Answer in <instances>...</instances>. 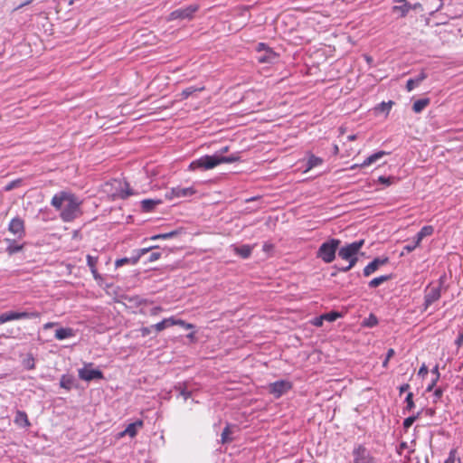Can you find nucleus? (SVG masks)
<instances>
[{
	"label": "nucleus",
	"mask_w": 463,
	"mask_h": 463,
	"mask_svg": "<svg viewBox=\"0 0 463 463\" xmlns=\"http://www.w3.org/2000/svg\"><path fill=\"white\" fill-rule=\"evenodd\" d=\"M82 201L70 191H60L55 194L51 201V205L60 211V217L65 222H71L82 214Z\"/></svg>",
	"instance_id": "obj_1"
},
{
	"label": "nucleus",
	"mask_w": 463,
	"mask_h": 463,
	"mask_svg": "<svg viewBox=\"0 0 463 463\" xmlns=\"http://www.w3.org/2000/svg\"><path fill=\"white\" fill-rule=\"evenodd\" d=\"M240 160L238 155H231L229 156H223L222 155L203 156L200 158L194 160L190 163L188 168L190 171L210 170L221 164L234 163Z\"/></svg>",
	"instance_id": "obj_2"
},
{
	"label": "nucleus",
	"mask_w": 463,
	"mask_h": 463,
	"mask_svg": "<svg viewBox=\"0 0 463 463\" xmlns=\"http://www.w3.org/2000/svg\"><path fill=\"white\" fill-rule=\"evenodd\" d=\"M364 244V240H360L354 241L352 243H349L344 247H342L338 251V256L345 260L349 261V265L340 269L341 271L346 272L350 270L354 265L356 264L358 259H357V253L362 249V247Z\"/></svg>",
	"instance_id": "obj_3"
},
{
	"label": "nucleus",
	"mask_w": 463,
	"mask_h": 463,
	"mask_svg": "<svg viewBox=\"0 0 463 463\" xmlns=\"http://www.w3.org/2000/svg\"><path fill=\"white\" fill-rule=\"evenodd\" d=\"M340 244V241L337 239H331L321 244L319 247L317 256L326 263H331L335 258V252Z\"/></svg>",
	"instance_id": "obj_4"
},
{
	"label": "nucleus",
	"mask_w": 463,
	"mask_h": 463,
	"mask_svg": "<svg viewBox=\"0 0 463 463\" xmlns=\"http://www.w3.org/2000/svg\"><path fill=\"white\" fill-rule=\"evenodd\" d=\"M352 463H379V460L364 445L358 444L352 450Z\"/></svg>",
	"instance_id": "obj_5"
},
{
	"label": "nucleus",
	"mask_w": 463,
	"mask_h": 463,
	"mask_svg": "<svg viewBox=\"0 0 463 463\" xmlns=\"http://www.w3.org/2000/svg\"><path fill=\"white\" fill-rule=\"evenodd\" d=\"M198 8L199 6L197 5H190L188 6L176 9L169 14V20H190L198 11Z\"/></svg>",
	"instance_id": "obj_6"
},
{
	"label": "nucleus",
	"mask_w": 463,
	"mask_h": 463,
	"mask_svg": "<svg viewBox=\"0 0 463 463\" xmlns=\"http://www.w3.org/2000/svg\"><path fill=\"white\" fill-rule=\"evenodd\" d=\"M91 365L92 364H89L85 367L80 369L79 377L86 382L103 379V373L99 369H92Z\"/></svg>",
	"instance_id": "obj_7"
},
{
	"label": "nucleus",
	"mask_w": 463,
	"mask_h": 463,
	"mask_svg": "<svg viewBox=\"0 0 463 463\" xmlns=\"http://www.w3.org/2000/svg\"><path fill=\"white\" fill-rule=\"evenodd\" d=\"M292 388V383L288 381L280 380L269 385V392L276 398H279Z\"/></svg>",
	"instance_id": "obj_8"
},
{
	"label": "nucleus",
	"mask_w": 463,
	"mask_h": 463,
	"mask_svg": "<svg viewBox=\"0 0 463 463\" xmlns=\"http://www.w3.org/2000/svg\"><path fill=\"white\" fill-rule=\"evenodd\" d=\"M110 185L115 189V191L111 193V195L113 197L124 199V198L128 197L130 194H132L130 190L128 189V184L126 182H122L121 180L114 179L112 181V183L110 184Z\"/></svg>",
	"instance_id": "obj_9"
},
{
	"label": "nucleus",
	"mask_w": 463,
	"mask_h": 463,
	"mask_svg": "<svg viewBox=\"0 0 463 463\" xmlns=\"http://www.w3.org/2000/svg\"><path fill=\"white\" fill-rule=\"evenodd\" d=\"M8 230L18 238L24 237L25 234L24 221L20 217L13 218L8 225Z\"/></svg>",
	"instance_id": "obj_10"
},
{
	"label": "nucleus",
	"mask_w": 463,
	"mask_h": 463,
	"mask_svg": "<svg viewBox=\"0 0 463 463\" xmlns=\"http://www.w3.org/2000/svg\"><path fill=\"white\" fill-rule=\"evenodd\" d=\"M441 292L439 287L430 288L424 297V307L427 309L432 303L436 302L440 298Z\"/></svg>",
	"instance_id": "obj_11"
},
{
	"label": "nucleus",
	"mask_w": 463,
	"mask_h": 463,
	"mask_svg": "<svg viewBox=\"0 0 463 463\" xmlns=\"http://www.w3.org/2000/svg\"><path fill=\"white\" fill-rule=\"evenodd\" d=\"M388 258L379 259L375 258L373 261H371L368 265H366L364 269V275L365 277H369L373 272H375L379 267L385 265L388 262Z\"/></svg>",
	"instance_id": "obj_12"
},
{
	"label": "nucleus",
	"mask_w": 463,
	"mask_h": 463,
	"mask_svg": "<svg viewBox=\"0 0 463 463\" xmlns=\"http://www.w3.org/2000/svg\"><path fill=\"white\" fill-rule=\"evenodd\" d=\"M387 153L385 151H378V152L369 156L362 164H360V165L354 164V165H351L350 169L353 170L357 167L369 166V165H373V163H375L376 161H378L379 159H381Z\"/></svg>",
	"instance_id": "obj_13"
},
{
	"label": "nucleus",
	"mask_w": 463,
	"mask_h": 463,
	"mask_svg": "<svg viewBox=\"0 0 463 463\" xmlns=\"http://www.w3.org/2000/svg\"><path fill=\"white\" fill-rule=\"evenodd\" d=\"M11 321L18 319H33L40 317V313L37 311H9Z\"/></svg>",
	"instance_id": "obj_14"
},
{
	"label": "nucleus",
	"mask_w": 463,
	"mask_h": 463,
	"mask_svg": "<svg viewBox=\"0 0 463 463\" xmlns=\"http://www.w3.org/2000/svg\"><path fill=\"white\" fill-rule=\"evenodd\" d=\"M195 193L196 190L192 186L186 188L177 186L172 189V194L175 197H188L194 195Z\"/></svg>",
	"instance_id": "obj_15"
},
{
	"label": "nucleus",
	"mask_w": 463,
	"mask_h": 463,
	"mask_svg": "<svg viewBox=\"0 0 463 463\" xmlns=\"http://www.w3.org/2000/svg\"><path fill=\"white\" fill-rule=\"evenodd\" d=\"M14 422L23 428H27L31 425L27 414L23 411H17Z\"/></svg>",
	"instance_id": "obj_16"
},
{
	"label": "nucleus",
	"mask_w": 463,
	"mask_h": 463,
	"mask_svg": "<svg viewBox=\"0 0 463 463\" xmlns=\"http://www.w3.org/2000/svg\"><path fill=\"white\" fill-rule=\"evenodd\" d=\"M204 90L205 87L203 85L201 87L191 86L182 90V92L178 94V97L180 100H184L194 93L203 91Z\"/></svg>",
	"instance_id": "obj_17"
},
{
	"label": "nucleus",
	"mask_w": 463,
	"mask_h": 463,
	"mask_svg": "<svg viewBox=\"0 0 463 463\" xmlns=\"http://www.w3.org/2000/svg\"><path fill=\"white\" fill-rule=\"evenodd\" d=\"M139 254L137 255V256H133V257H130V258H122V259H118L116 260L115 262V265L117 268L118 267H122L124 266L125 264H136L137 262V260H139L140 256L145 254V249H141L139 250Z\"/></svg>",
	"instance_id": "obj_18"
},
{
	"label": "nucleus",
	"mask_w": 463,
	"mask_h": 463,
	"mask_svg": "<svg viewBox=\"0 0 463 463\" xmlns=\"http://www.w3.org/2000/svg\"><path fill=\"white\" fill-rule=\"evenodd\" d=\"M427 78L425 71H421L415 79H409L406 83L407 91H411L416 86L421 83Z\"/></svg>",
	"instance_id": "obj_19"
},
{
	"label": "nucleus",
	"mask_w": 463,
	"mask_h": 463,
	"mask_svg": "<svg viewBox=\"0 0 463 463\" xmlns=\"http://www.w3.org/2000/svg\"><path fill=\"white\" fill-rule=\"evenodd\" d=\"M5 241L7 243L5 251L9 255H14L24 249V244H18L14 240L5 239Z\"/></svg>",
	"instance_id": "obj_20"
},
{
	"label": "nucleus",
	"mask_w": 463,
	"mask_h": 463,
	"mask_svg": "<svg viewBox=\"0 0 463 463\" xmlns=\"http://www.w3.org/2000/svg\"><path fill=\"white\" fill-rule=\"evenodd\" d=\"M74 330L71 327H61L55 331V338L58 340H63L74 336Z\"/></svg>",
	"instance_id": "obj_21"
},
{
	"label": "nucleus",
	"mask_w": 463,
	"mask_h": 463,
	"mask_svg": "<svg viewBox=\"0 0 463 463\" xmlns=\"http://www.w3.org/2000/svg\"><path fill=\"white\" fill-rule=\"evenodd\" d=\"M97 262H98L97 257H93L91 255H87V264L90 267V271L96 280L101 279V276L99 275V273L98 272V270L96 269Z\"/></svg>",
	"instance_id": "obj_22"
},
{
	"label": "nucleus",
	"mask_w": 463,
	"mask_h": 463,
	"mask_svg": "<svg viewBox=\"0 0 463 463\" xmlns=\"http://www.w3.org/2000/svg\"><path fill=\"white\" fill-rule=\"evenodd\" d=\"M252 250L253 247L247 244L240 247H234V252L242 259H248L251 255Z\"/></svg>",
	"instance_id": "obj_23"
},
{
	"label": "nucleus",
	"mask_w": 463,
	"mask_h": 463,
	"mask_svg": "<svg viewBox=\"0 0 463 463\" xmlns=\"http://www.w3.org/2000/svg\"><path fill=\"white\" fill-rule=\"evenodd\" d=\"M169 326H172L171 323H170V317L169 318H165L164 320H162L161 322L156 324V325H153L151 326L150 329L146 328V335L147 334H150L151 331L154 329L156 332H160L164 329H165L166 327H169Z\"/></svg>",
	"instance_id": "obj_24"
},
{
	"label": "nucleus",
	"mask_w": 463,
	"mask_h": 463,
	"mask_svg": "<svg viewBox=\"0 0 463 463\" xmlns=\"http://www.w3.org/2000/svg\"><path fill=\"white\" fill-rule=\"evenodd\" d=\"M74 384V377L71 375L63 374L60 380V386L67 391L71 390Z\"/></svg>",
	"instance_id": "obj_25"
},
{
	"label": "nucleus",
	"mask_w": 463,
	"mask_h": 463,
	"mask_svg": "<svg viewBox=\"0 0 463 463\" xmlns=\"http://www.w3.org/2000/svg\"><path fill=\"white\" fill-rule=\"evenodd\" d=\"M411 8L412 6L411 4L396 5L392 6V12L398 13L400 17H405Z\"/></svg>",
	"instance_id": "obj_26"
},
{
	"label": "nucleus",
	"mask_w": 463,
	"mask_h": 463,
	"mask_svg": "<svg viewBox=\"0 0 463 463\" xmlns=\"http://www.w3.org/2000/svg\"><path fill=\"white\" fill-rule=\"evenodd\" d=\"M430 104V99H420L416 100L412 105V109L416 113L421 112Z\"/></svg>",
	"instance_id": "obj_27"
},
{
	"label": "nucleus",
	"mask_w": 463,
	"mask_h": 463,
	"mask_svg": "<svg viewBox=\"0 0 463 463\" xmlns=\"http://www.w3.org/2000/svg\"><path fill=\"white\" fill-rule=\"evenodd\" d=\"M181 232H182V230H175V231H172V232H165V233H160V234H156V235H152L150 237V240L171 239V238L175 237L178 234H180Z\"/></svg>",
	"instance_id": "obj_28"
},
{
	"label": "nucleus",
	"mask_w": 463,
	"mask_h": 463,
	"mask_svg": "<svg viewBox=\"0 0 463 463\" xmlns=\"http://www.w3.org/2000/svg\"><path fill=\"white\" fill-rule=\"evenodd\" d=\"M143 421L137 420L134 423H130L125 430L124 434H128L130 437H134L137 434V427H142Z\"/></svg>",
	"instance_id": "obj_29"
},
{
	"label": "nucleus",
	"mask_w": 463,
	"mask_h": 463,
	"mask_svg": "<svg viewBox=\"0 0 463 463\" xmlns=\"http://www.w3.org/2000/svg\"><path fill=\"white\" fill-rule=\"evenodd\" d=\"M170 323L172 326H180L184 329H193L194 326L193 324L187 323L184 320L175 318V317H170Z\"/></svg>",
	"instance_id": "obj_30"
},
{
	"label": "nucleus",
	"mask_w": 463,
	"mask_h": 463,
	"mask_svg": "<svg viewBox=\"0 0 463 463\" xmlns=\"http://www.w3.org/2000/svg\"><path fill=\"white\" fill-rule=\"evenodd\" d=\"M391 278H392L391 275H383V276L374 278L369 282V287L370 288H377L383 282L389 280Z\"/></svg>",
	"instance_id": "obj_31"
},
{
	"label": "nucleus",
	"mask_w": 463,
	"mask_h": 463,
	"mask_svg": "<svg viewBox=\"0 0 463 463\" xmlns=\"http://www.w3.org/2000/svg\"><path fill=\"white\" fill-rule=\"evenodd\" d=\"M322 163H323L322 158L312 155L309 156L308 161H307V169L309 170L316 166H318V165H322Z\"/></svg>",
	"instance_id": "obj_32"
},
{
	"label": "nucleus",
	"mask_w": 463,
	"mask_h": 463,
	"mask_svg": "<svg viewBox=\"0 0 463 463\" xmlns=\"http://www.w3.org/2000/svg\"><path fill=\"white\" fill-rule=\"evenodd\" d=\"M154 249H155L154 246L146 247V253L150 252V254L146 258V260L155 261L160 258L161 252L160 251H152Z\"/></svg>",
	"instance_id": "obj_33"
},
{
	"label": "nucleus",
	"mask_w": 463,
	"mask_h": 463,
	"mask_svg": "<svg viewBox=\"0 0 463 463\" xmlns=\"http://www.w3.org/2000/svg\"><path fill=\"white\" fill-rule=\"evenodd\" d=\"M275 56L276 54L274 52H272L271 50H268L267 53L263 56H260L258 60L261 63L269 62L275 58Z\"/></svg>",
	"instance_id": "obj_34"
},
{
	"label": "nucleus",
	"mask_w": 463,
	"mask_h": 463,
	"mask_svg": "<svg viewBox=\"0 0 463 463\" xmlns=\"http://www.w3.org/2000/svg\"><path fill=\"white\" fill-rule=\"evenodd\" d=\"M434 232V228L433 226L431 225H426V226H423L420 232H418L421 237H423V239L425 237H428V236H430L432 235Z\"/></svg>",
	"instance_id": "obj_35"
},
{
	"label": "nucleus",
	"mask_w": 463,
	"mask_h": 463,
	"mask_svg": "<svg viewBox=\"0 0 463 463\" xmlns=\"http://www.w3.org/2000/svg\"><path fill=\"white\" fill-rule=\"evenodd\" d=\"M405 402H406V407L404 410H406L408 411H411L415 407L412 392H410L407 393V396L405 398Z\"/></svg>",
	"instance_id": "obj_36"
},
{
	"label": "nucleus",
	"mask_w": 463,
	"mask_h": 463,
	"mask_svg": "<svg viewBox=\"0 0 463 463\" xmlns=\"http://www.w3.org/2000/svg\"><path fill=\"white\" fill-rule=\"evenodd\" d=\"M392 105H393V101H388V102L383 101L381 104H379V106L376 108V109H378L382 112H385L386 115H388Z\"/></svg>",
	"instance_id": "obj_37"
},
{
	"label": "nucleus",
	"mask_w": 463,
	"mask_h": 463,
	"mask_svg": "<svg viewBox=\"0 0 463 463\" xmlns=\"http://www.w3.org/2000/svg\"><path fill=\"white\" fill-rule=\"evenodd\" d=\"M420 412H418L416 415L410 416V417L406 418L403 420V428L408 430L415 422V420L420 417Z\"/></svg>",
	"instance_id": "obj_38"
},
{
	"label": "nucleus",
	"mask_w": 463,
	"mask_h": 463,
	"mask_svg": "<svg viewBox=\"0 0 463 463\" xmlns=\"http://www.w3.org/2000/svg\"><path fill=\"white\" fill-rule=\"evenodd\" d=\"M340 317H341L340 313L335 312V311L322 315V318H324V320H326L329 322H334Z\"/></svg>",
	"instance_id": "obj_39"
},
{
	"label": "nucleus",
	"mask_w": 463,
	"mask_h": 463,
	"mask_svg": "<svg viewBox=\"0 0 463 463\" xmlns=\"http://www.w3.org/2000/svg\"><path fill=\"white\" fill-rule=\"evenodd\" d=\"M23 364L24 368L28 370L33 369L35 367L34 358L32 355L27 356L25 359H24Z\"/></svg>",
	"instance_id": "obj_40"
},
{
	"label": "nucleus",
	"mask_w": 463,
	"mask_h": 463,
	"mask_svg": "<svg viewBox=\"0 0 463 463\" xmlns=\"http://www.w3.org/2000/svg\"><path fill=\"white\" fill-rule=\"evenodd\" d=\"M231 433L230 426H226L222 432V443L232 441V439L230 438Z\"/></svg>",
	"instance_id": "obj_41"
},
{
	"label": "nucleus",
	"mask_w": 463,
	"mask_h": 463,
	"mask_svg": "<svg viewBox=\"0 0 463 463\" xmlns=\"http://www.w3.org/2000/svg\"><path fill=\"white\" fill-rule=\"evenodd\" d=\"M21 183H22L21 179L14 180L5 185V190L7 192L11 191V190L18 187L21 184Z\"/></svg>",
	"instance_id": "obj_42"
},
{
	"label": "nucleus",
	"mask_w": 463,
	"mask_h": 463,
	"mask_svg": "<svg viewBox=\"0 0 463 463\" xmlns=\"http://www.w3.org/2000/svg\"><path fill=\"white\" fill-rule=\"evenodd\" d=\"M457 458V449H453L449 451V457L447 458V459L444 461V463H455L456 462V458Z\"/></svg>",
	"instance_id": "obj_43"
},
{
	"label": "nucleus",
	"mask_w": 463,
	"mask_h": 463,
	"mask_svg": "<svg viewBox=\"0 0 463 463\" xmlns=\"http://www.w3.org/2000/svg\"><path fill=\"white\" fill-rule=\"evenodd\" d=\"M378 182L386 186H389L393 183V177H392V176L386 177V176L382 175V176H379Z\"/></svg>",
	"instance_id": "obj_44"
},
{
	"label": "nucleus",
	"mask_w": 463,
	"mask_h": 463,
	"mask_svg": "<svg viewBox=\"0 0 463 463\" xmlns=\"http://www.w3.org/2000/svg\"><path fill=\"white\" fill-rule=\"evenodd\" d=\"M433 395H434V402H437L438 401H439L441 399V397L443 395V390L441 388L435 389Z\"/></svg>",
	"instance_id": "obj_45"
},
{
	"label": "nucleus",
	"mask_w": 463,
	"mask_h": 463,
	"mask_svg": "<svg viewBox=\"0 0 463 463\" xmlns=\"http://www.w3.org/2000/svg\"><path fill=\"white\" fill-rule=\"evenodd\" d=\"M11 321V317L9 311L2 313L0 315V325L5 322Z\"/></svg>",
	"instance_id": "obj_46"
},
{
	"label": "nucleus",
	"mask_w": 463,
	"mask_h": 463,
	"mask_svg": "<svg viewBox=\"0 0 463 463\" xmlns=\"http://www.w3.org/2000/svg\"><path fill=\"white\" fill-rule=\"evenodd\" d=\"M161 203V201H154V200H150V199H146V212L150 211L155 204L156 203Z\"/></svg>",
	"instance_id": "obj_47"
},
{
	"label": "nucleus",
	"mask_w": 463,
	"mask_h": 463,
	"mask_svg": "<svg viewBox=\"0 0 463 463\" xmlns=\"http://www.w3.org/2000/svg\"><path fill=\"white\" fill-rule=\"evenodd\" d=\"M428 372H429V371H428V367L426 366V364H423L420 366V370H419V372H418V374H419V375H420V376H422V377H424L425 375H427Z\"/></svg>",
	"instance_id": "obj_48"
},
{
	"label": "nucleus",
	"mask_w": 463,
	"mask_h": 463,
	"mask_svg": "<svg viewBox=\"0 0 463 463\" xmlns=\"http://www.w3.org/2000/svg\"><path fill=\"white\" fill-rule=\"evenodd\" d=\"M422 240H423V237H421L419 233H417L416 236L413 238V244H415L416 247H418V246H420Z\"/></svg>",
	"instance_id": "obj_49"
},
{
	"label": "nucleus",
	"mask_w": 463,
	"mask_h": 463,
	"mask_svg": "<svg viewBox=\"0 0 463 463\" xmlns=\"http://www.w3.org/2000/svg\"><path fill=\"white\" fill-rule=\"evenodd\" d=\"M323 320L324 318H322V316L316 317L313 321V325L316 326H321L323 325Z\"/></svg>",
	"instance_id": "obj_50"
},
{
	"label": "nucleus",
	"mask_w": 463,
	"mask_h": 463,
	"mask_svg": "<svg viewBox=\"0 0 463 463\" xmlns=\"http://www.w3.org/2000/svg\"><path fill=\"white\" fill-rule=\"evenodd\" d=\"M457 346L460 347L463 345V334H459L455 341Z\"/></svg>",
	"instance_id": "obj_51"
},
{
	"label": "nucleus",
	"mask_w": 463,
	"mask_h": 463,
	"mask_svg": "<svg viewBox=\"0 0 463 463\" xmlns=\"http://www.w3.org/2000/svg\"><path fill=\"white\" fill-rule=\"evenodd\" d=\"M409 389H410V384L409 383H404V384L401 385L399 387L400 394H402V392L408 391Z\"/></svg>",
	"instance_id": "obj_52"
},
{
	"label": "nucleus",
	"mask_w": 463,
	"mask_h": 463,
	"mask_svg": "<svg viewBox=\"0 0 463 463\" xmlns=\"http://www.w3.org/2000/svg\"><path fill=\"white\" fill-rule=\"evenodd\" d=\"M416 245L415 244H408L406 246H404V250H406L407 252H411L412 250H414L416 249Z\"/></svg>",
	"instance_id": "obj_53"
},
{
	"label": "nucleus",
	"mask_w": 463,
	"mask_h": 463,
	"mask_svg": "<svg viewBox=\"0 0 463 463\" xmlns=\"http://www.w3.org/2000/svg\"><path fill=\"white\" fill-rule=\"evenodd\" d=\"M439 381V379H434L431 383L427 387L426 391L427 392H431L434 388V386L436 385L437 382Z\"/></svg>",
	"instance_id": "obj_54"
},
{
	"label": "nucleus",
	"mask_w": 463,
	"mask_h": 463,
	"mask_svg": "<svg viewBox=\"0 0 463 463\" xmlns=\"http://www.w3.org/2000/svg\"><path fill=\"white\" fill-rule=\"evenodd\" d=\"M394 354H395L394 349L390 348V349L387 351V354H386V358H387V360H390V359L394 355Z\"/></svg>",
	"instance_id": "obj_55"
},
{
	"label": "nucleus",
	"mask_w": 463,
	"mask_h": 463,
	"mask_svg": "<svg viewBox=\"0 0 463 463\" xmlns=\"http://www.w3.org/2000/svg\"><path fill=\"white\" fill-rule=\"evenodd\" d=\"M432 373L436 375V379H439V366L436 365L433 369H432Z\"/></svg>",
	"instance_id": "obj_56"
},
{
	"label": "nucleus",
	"mask_w": 463,
	"mask_h": 463,
	"mask_svg": "<svg viewBox=\"0 0 463 463\" xmlns=\"http://www.w3.org/2000/svg\"><path fill=\"white\" fill-rule=\"evenodd\" d=\"M187 338H189L191 341H195V332H191L187 335Z\"/></svg>",
	"instance_id": "obj_57"
},
{
	"label": "nucleus",
	"mask_w": 463,
	"mask_h": 463,
	"mask_svg": "<svg viewBox=\"0 0 463 463\" xmlns=\"http://www.w3.org/2000/svg\"><path fill=\"white\" fill-rule=\"evenodd\" d=\"M265 48H266L265 43H259V44H258L257 50H258L259 52H260L261 50H264Z\"/></svg>",
	"instance_id": "obj_58"
},
{
	"label": "nucleus",
	"mask_w": 463,
	"mask_h": 463,
	"mask_svg": "<svg viewBox=\"0 0 463 463\" xmlns=\"http://www.w3.org/2000/svg\"><path fill=\"white\" fill-rule=\"evenodd\" d=\"M393 1H394V3L399 4V5H405V4H409V3L407 2V0H393Z\"/></svg>",
	"instance_id": "obj_59"
},
{
	"label": "nucleus",
	"mask_w": 463,
	"mask_h": 463,
	"mask_svg": "<svg viewBox=\"0 0 463 463\" xmlns=\"http://www.w3.org/2000/svg\"><path fill=\"white\" fill-rule=\"evenodd\" d=\"M54 326V323L49 322L44 325V328H51Z\"/></svg>",
	"instance_id": "obj_60"
},
{
	"label": "nucleus",
	"mask_w": 463,
	"mask_h": 463,
	"mask_svg": "<svg viewBox=\"0 0 463 463\" xmlns=\"http://www.w3.org/2000/svg\"><path fill=\"white\" fill-rule=\"evenodd\" d=\"M228 151H229V146H224V147L221 148L220 153L223 154V153H227Z\"/></svg>",
	"instance_id": "obj_61"
},
{
	"label": "nucleus",
	"mask_w": 463,
	"mask_h": 463,
	"mask_svg": "<svg viewBox=\"0 0 463 463\" xmlns=\"http://www.w3.org/2000/svg\"><path fill=\"white\" fill-rule=\"evenodd\" d=\"M347 139L349 141H354V140L356 139V135H350V136L347 137Z\"/></svg>",
	"instance_id": "obj_62"
},
{
	"label": "nucleus",
	"mask_w": 463,
	"mask_h": 463,
	"mask_svg": "<svg viewBox=\"0 0 463 463\" xmlns=\"http://www.w3.org/2000/svg\"><path fill=\"white\" fill-rule=\"evenodd\" d=\"M389 361H390V360H387V358L385 357V360L383 362V367L387 368V367H388Z\"/></svg>",
	"instance_id": "obj_63"
},
{
	"label": "nucleus",
	"mask_w": 463,
	"mask_h": 463,
	"mask_svg": "<svg viewBox=\"0 0 463 463\" xmlns=\"http://www.w3.org/2000/svg\"><path fill=\"white\" fill-rule=\"evenodd\" d=\"M338 152H339L338 146H337V145H335V146H334V154H335V155H337V154H338Z\"/></svg>",
	"instance_id": "obj_64"
}]
</instances>
